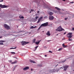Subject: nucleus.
Returning <instances> with one entry per match:
<instances>
[{"mask_svg":"<svg viewBox=\"0 0 74 74\" xmlns=\"http://www.w3.org/2000/svg\"><path fill=\"white\" fill-rule=\"evenodd\" d=\"M30 29H34V27L33 26H32L30 28Z\"/></svg>","mask_w":74,"mask_h":74,"instance_id":"obj_27","label":"nucleus"},{"mask_svg":"<svg viewBox=\"0 0 74 74\" xmlns=\"http://www.w3.org/2000/svg\"><path fill=\"white\" fill-rule=\"evenodd\" d=\"M67 19H68V18H65L64 19L66 21Z\"/></svg>","mask_w":74,"mask_h":74,"instance_id":"obj_28","label":"nucleus"},{"mask_svg":"<svg viewBox=\"0 0 74 74\" xmlns=\"http://www.w3.org/2000/svg\"><path fill=\"white\" fill-rule=\"evenodd\" d=\"M45 57H46V56H47V55H45Z\"/></svg>","mask_w":74,"mask_h":74,"instance_id":"obj_49","label":"nucleus"},{"mask_svg":"<svg viewBox=\"0 0 74 74\" xmlns=\"http://www.w3.org/2000/svg\"><path fill=\"white\" fill-rule=\"evenodd\" d=\"M24 18V17H23V16H21V19L22 18V19H23Z\"/></svg>","mask_w":74,"mask_h":74,"instance_id":"obj_30","label":"nucleus"},{"mask_svg":"<svg viewBox=\"0 0 74 74\" xmlns=\"http://www.w3.org/2000/svg\"><path fill=\"white\" fill-rule=\"evenodd\" d=\"M32 13V12L31 11L29 12V13Z\"/></svg>","mask_w":74,"mask_h":74,"instance_id":"obj_52","label":"nucleus"},{"mask_svg":"<svg viewBox=\"0 0 74 74\" xmlns=\"http://www.w3.org/2000/svg\"><path fill=\"white\" fill-rule=\"evenodd\" d=\"M36 27H37V26H35V27H34V29L35 28H36Z\"/></svg>","mask_w":74,"mask_h":74,"instance_id":"obj_42","label":"nucleus"},{"mask_svg":"<svg viewBox=\"0 0 74 74\" xmlns=\"http://www.w3.org/2000/svg\"><path fill=\"white\" fill-rule=\"evenodd\" d=\"M4 26L5 29H7V30H8L10 29V26H8V25L7 24H4Z\"/></svg>","mask_w":74,"mask_h":74,"instance_id":"obj_3","label":"nucleus"},{"mask_svg":"<svg viewBox=\"0 0 74 74\" xmlns=\"http://www.w3.org/2000/svg\"><path fill=\"white\" fill-rule=\"evenodd\" d=\"M57 66H58V64L56 65V67H57Z\"/></svg>","mask_w":74,"mask_h":74,"instance_id":"obj_54","label":"nucleus"},{"mask_svg":"<svg viewBox=\"0 0 74 74\" xmlns=\"http://www.w3.org/2000/svg\"><path fill=\"white\" fill-rule=\"evenodd\" d=\"M40 41H41L40 40L38 42H35V44H36V45H38V44H40Z\"/></svg>","mask_w":74,"mask_h":74,"instance_id":"obj_13","label":"nucleus"},{"mask_svg":"<svg viewBox=\"0 0 74 74\" xmlns=\"http://www.w3.org/2000/svg\"><path fill=\"white\" fill-rule=\"evenodd\" d=\"M9 61L10 62H12V60H9Z\"/></svg>","mask_w":74,"mask_h":74,"instance_id":"obj_34","label":"nucleus"},{"mask_svg":"<svg viewBox=\"0 0 74 74\" xmlns=\"http://www.w3.org/2000/svg\"><path fill=\"white\" fill-rule=\"evenodd\" d=\"M69 66H64L63 67L64 69L63 70L64 71H66V70H67L68 68L69 67Z\"/></svg>","mask_w":74,"mask_h":74,"instance_id":"obj_7","label":"nucleus"},{"mask_svg":"<svg viewBox=\"0 0 74 74\" xmlns=\"http://www.w3.org/2000/svg\"><path fill=\"white\" fill-rule=\"evenodd\" d=\"M14 58H16V59H18V58H17L16 57H14Z\"/></svg>","mask_w":74,"mask_h":74,"instance_id":"obj_55","label":"nucleus"},{"mask_svg":"<svg viewBox=\"0 0 74 74\" xmlns=\"http://www.w3.org/2000/svg\"><path fill=\"white\" fill-rule=\"evenodd\" d=\"M0 2H2V1H1L0 0Z\"/></svg>","mask_w":74,"mask_h":74,"instance_id":"obj_58","label":"nucleus"},{"mask_svg":"<svg viewBox=\"0 0 74 74\" xmlns=\"http://www.w3.org/2000/svg\"><path fill=\"white\" fill-rule=\"evenodd\" d=\"M40 19H42V17H40Z\"/></svg>","mask_w":74,"mask_h":74,"instance_id":"obj_47","label":"nucleus"},{"mask_svg":"<svg viewBox=\"0 0 74 74\" xmlns=\"http://www.w3.org/2000/svg\"><path fill=\"white\" fill-rule=\"evenodd\" d=\"M29 42H26L25 41H23L21 42V44L22 45H26V44H29Z\"/></svg>","mask_w":74,"mask_h":74,"instance_id":"obj_4","label":"nucleus"},{"mask_svg":"<svg viewBox=\"0 0 74 74\" xmlns=\"http://www.w3.org/2000/svg\"><path fill=\"white\" fill-rule=\"evenodd\" d=\"M49 15H53V13L52 12H49Z\"/></svg>","mask_w":74,"mask_h":74,"instance_id":"obj_14","label":"nucleus"},{"mask_svg":"<svg viewBox=\"0 0 74 74\" xmlns=\"http://www.w3.org/2000/svg\"><path fill=\"white\" fill-rule=\"evenodd\" d=\"M38 18V16H36V17H35V18H36V19H37V18Z\"/></svg>","mask_w":74,"mask_h":74,"instance_id":"obj_32","label":"nucleus"},{"mask_svg":"<svg viewBox=\"0 0 74 74\" xmlns=\"http://www.w3.org/2000/svg\"><path fill=\"white\" fill-rule=\"evenodd\" d=\"M37 13L38 14V13H40V11H38L37 12Z\"/></svg>","mask_w":74,"mask_h":74,"instance_id":"obj_36","label":"nucleus"},{"mask_svg":"<svg viewBox=\"0 0 74 74\" xmlns=\"http://www.w3.org/2000/svg\"><path fill=\"white\" fill-rule=\"evenodd\" d=\"M16 47L15 48H13V49H16Z\"/></svg>","mask_w":74,"mask_h":74,"instance_id":"obj_38","label":"nucleus"},{"mask_svg":"<svg viewBox=\"0 0 74 74\" xmlns=\"http://www.w3.org/2000/svg\"><path fill=\"white\" fill-rule=\"evenodd\" d=\"M19 17L20 18V19H21V17H22V16H20Z\"/></svg>","mask_w":74,"mask_h":74,"instance_id":"obj_41","label":"nucleus"},{"mask_svg":"<svg viewBox=\"0 0 74 74\" xmlns=\"http://www.w3.org/2000/svg\"><path fill=\"white\" fill-rule=\"evenodd\" d=\"M46 34L47 36H50V35H51V34H50L49 31H48L47 32V33Z\"/></svg>","mask_w":74,"mask_h":74,"instance_id":"obj_12","label":"nucleus"},{"mask_svg":"<svg viewBox=\"0 0 74 74\" xmlns=\"http://www.w3.org/2000/svg\"><path fill=\"white\" fill-rule=\"evenodd\" d=\"M55 8H56V9H57V10H58V11H60V9L59 8L57 7H56Z\"/></svg>","mask_w":74,"mask_h":74,"instance_id":"obj_16","label":"nucleus"},{"mask_svg":"<svg viewBox=\"0 0 74 74\" xmlns=\"http://www.w3.org/2000/svg\"><path fill=\"white\" fill-rule=\"evenodd\" d=\"M41 21V18H39L38 19V22H37V23H40V22Z\"/></svg>","mask_w":74,"mask_h":74,"instance_id":"obj_15","label":"nucleus"},{"mask_svg":"<svg viewBox=\"0 0 74 74\" xmlns=\"http://www.w3.org/2000/svg\"><path fill=\"white\" fill-rule=\"evenodd\" d=\"M51 40H48V41L49 42V41H51Z\"/></svg>","mask_w":74,"mask_h":74,"instance_id":"obj_53","label":"nucleus"},{"mask_svg":"<svg viewBox=\"0 0 74 74\" xmlns=\"http://www.w3.org/2000/svg\"><path fill=\"white\" fill-rule=\"evenodd\" d=\"M41 27H42V26H41V25L40 27H39L38 28V30H39V29H40Z\"/></svg>","mask_w":74,"mask_h":74,"instance_id":"obj_26","label":"nucleus"},{"mask_svg":"<svg viewBox=\"0 0 74 74\" xmlns=\"http://www.w3.org/2000/svg\"><path fill=\"white\" fill-rule=\"evenodd\" d=\"M29 69V66H27L23 69V70H27Z\"/></svg>","mask_w":74,"mask_h":74,"instance_id":"obj_10","label":"nucleus"},{"mask_svg":"<svg viewBox=\"0 0 74 74\" xmlns=\"http://www.w3.org/2000/svg\"><path fill=\"white\" fill-rule=\"evenodd\" d=\"M13 49V48H10V49Z\"/></svg>","mask_w":74,"mask_h":74,"instance_id":"obj_45","label":"nucleus"},{"mask_svg":"<svg viewBox=\"0 0 74 74\" xmlns=\"http://www.w3.org/2000/svg\"><path fill=\"white\" fill-rule=\"evenodd\" d=\"M42 32H44V31H43Z\"/></svg>","mask_w":74,"mask_h":74,"instance_id":"obj_63","label":"nucleus"},{"mask_svg":"<svg viewBox=\"0 0 74 74\" xmlns=\"http://www.w3.org/2000/svg\"><path fill=\"white\" fill-rule=\"evenodd\" d=\"M62 47L63 48H66L67 47V45H64V44L63 43L62 45Z\"/></svg>","mask_w":74,"mask_h":74,"instance_id":"obj_11","label":"nucleus"},{"mask_svg":"<svg viewBox=\"0 0 74 74\" xmlns=\"http://www.w3.org/2000/svg\"><path fill=\"white\" fill-rule=\"evenodd\" d=\"M72 34H73V33L71 32L68 33L67 35V37L69 38H72L73 37Z\"/></svg>","mask_w":74,"mask_h":74,"instance_id":"obj_2","label":"nucleus"},{"mask_svg":"<svg viewBox=\"0 0 74 74\" xmlns=\"http://www.w3.org/2000/svg\"><path fill=\"white\" fill-rule=\"evenodd\" d=\"M71 3V4H73V3H74V2H72L71 3Z\"/></svg>","mask_w":74,"mask_h":74,"instance_id":"obj_39","label":"nucleus"},{"mask_svg":"<svg viewBox=\"0 0 74 74\" xmlns=\"http://www.w3.org/2000/svg\"><path fill=\"white\" fill-rule=\"evenodd\" d=\"M36 39H33V43H34V42H35V41H36Z\"/></svg>","mask_w":74,"mask_h":74,"instance_id":"obj_22","label":"nucleus"},{"mask_svg":"<svg viewBox=\"0 0 74 74\" xmlns=\"http://www.w3.org/2000/svg\"><path fill=\"white\" fill-rule=\"evenodd\" d=\"M70 38H69V39H68L69 41H72V39H70Z\"/></svg>","mask_w":74,"mask_h":74,"instance_id":"obj_24","label":"nucleus"},{"mask_svg":"<svg viewBox=\"0 0 74 74\" xmlns=\"http://www.w3.org/2000/svg\"><path fill=\"white\" fill-rule=\"evenodd\" d=\"M53 19H54L53 16L51 15H50L49 16V19L50 20H53Z\"/></svg>","mask_w":74,"mask_h":74,"instance_id":"obj_8","label":"nucleus"},{"mask_svg":"<svg viewBox=\"0 0 74 74\" xmlns=\"http://www.w3.org/2000/svg\"><path fill=\"white\" fill-rule=\"evenodd\" d=\"M59 69H63V67H61Z\"/></svg>","mask_w":74,"mask_h":74,"instance_id":"obj_33","label":"nucleus"},{"mask_svg":"<svg viewBox=\"0 0 74 74\" xmlns=\"http://www.w3.org/2000/svg\"><path fill=\"white\" fill-rule=\"evenodd\" d=\"M0 7L2 8H7V7L6 6V5H3L2 4H0Z\"/></svg>","mask_w":74,"mask_h":74,"instance_id":"obj_6","label":"nucleus"},{"mask_svg":"<svg viewBox=\"0 0 74 74\" xmlns=\"http://www.w3.org/2000/svg\"><path fill=\"white\" fill-rule=\"evenodd\" d=\"M5 66L4 65V68H5Z\"/></svg>","mask_w":74,"mask_h":74,"instance_id":"obj_51","label":"nucleus"},{"mask_svg":"<svg viewBox=\"0 0 74 74\" xmlns=\"http://www.w3.org/2000/svg\"><path fill=\"white\" fill-rule=\"evenodd\" d=\"M62 30H64V29L62 28L60 26L57 29H56V31H59L60 32H62Z\"/></svg>","mask_w":74,"mask_h":74,"instance_id":"obj_1","label":"nucleus"},{"mask_svg":"<svg viewBox=\"0 0 74 74\" xmlns=\"http://www.w3.org/2000/svg\"><path fill=\"white\" fill-rule=\"evenodd\" d=\"M31 11H34V10L32 9L31 10Z\"/></svg>","mask_w":74,"mask_h":74,"instance_id":"obj_44","label":"nucleus"},{"mask_svg":"<svg viewBox=\"0 0 74 74\" xmlns=\"http://www.w3.org/2000/svg\"><path fill=\"white\" fill-rule=\"evenodd\" d=\"M0 42H5V41L1 40H0Z\"/></svg>","mask_w":74,"mask_h":74,"instance_id":"obj_20","label":"nucleus"},{"mask_svg":"<svg viewBox=\"0 0 74 74\" xmlns=\"http://www.w3.org/2000/svg\"><path fill=\"white\" fill-rule=\"evenodd\" d=\"M31 71H33V69H31Z\"/></svg>","mask_w":74,"mask_h":74,"instance_id":"obj_56","label":"nucleus"},{"mask_svg":"<svg viewBox=\"0 0 74 74\" xmlns=\"http://www.w3.org/2000/svg\"><path fill=\"white\" fill-rule=\"evenodd\" d=\"M56 71H57L56 70L54 69L52 70H50L49 72H50V73H54L55 72H56Z\"/></svg>","mask_w":74,"mask_h":74,"instance_id":"obj_9","label":"nucleus"},{"mask_svg":"<svg viewBox=\"0 0 74 74\" xmlns=\"http://www.w3.org/2000/svg\"><path fill=\"white\" fill-rule=\"evenodd\" d=\"M49 52H50V53H52V51H49Z\"/></svg>","mask_w":74,"mask_h":74,"instance_id":"obj_37","label":"nucleus"},{"mask_svg":"<svg viewBox=\"0 0 74 74\" xmlns=\"http://www.w3.org/2000/svg\"><path fill=\"white\" fill-rule=\"evenodd\" d=\"M72 30L73 31H74V28H72Z\"/></svg>","mask_w":74,"mask_h":74,"instance_id":"obj_31","label":"nucleus"},{"mask_svg":"<svg viewBox=\"0 0 74 74\" xmlns=\"http://www.w3.org/2000/svg\"><path fill=\"white\" fill-rule=\"evenodd\" d=\"M57 70H58V71H59V70H60V69H57Z\"/></svg>","mask_w":74,"mask_h":74,"instance_id":"obj_46","label":"nucleus"},{"mask_svg":"<svg viewBox=\"0 0 74 74\" xmlns=\"http://www.w3.org/2000/svg\"><path fill=\"white\" fill-rule=\"evenodd\" d=\"M66 34V32H64V34Z\"/></svg>","mask_w":74,"mask_h":74,"instance_id":"obj_43","label":"nucleus"},{"mask_svg":"<svg viewBox=\"0 0 74 74\" xmlns=\"http://www.w3.org/2000/svg\"><path fill=\"white\" fill-rule=\"evenodd\" d=\"M62 49H63V48L62 47L61 48H60L59 49H58V51H62Z\"/></svg>","mask_w":74,"mask_h":74,"instance_id":"obj_21","label":"nucleus"},{"mask_svg":"<svg viewBox=\"0 0 74 74\" xmlns=\"http://www.w3.org/2000/svg\"><path fill=\"white\" fill-rule=\"evenodd\" d=\"M56 12H55V13H56Z\"/></svg>","mask_w":74,"mask_h":74,"instance_id":"obj_60","label":"nucleus"},{"mask_svg":"<svg viewBox=\"0 0 74 74\" xmlns=\"http://www.w3.org/2000/svg\"><path fill=\"white\" fill-rule=\"evenodd\" d=\"M11 53H12V54H15V53L14 52H11Z\"/></svg>","mask_w":74,"mask_h":74,"instance_id":"obj_25","label":"nucleus"},{"mask_svg":"<svg viewBox=\"0 0 74 74\" xmlns=\"http://www.w3.org/2000/svg\"><path fill=\"white\" fill-rule=\"evenodd\" d=\"M17 62V61H15L12 62V64H14V63H16V62Z\"/></svg>","mask_w":74,"mask_h":74,"instance_id":"obj_19","label":"nucleus"},{"mask_svg":"<svg viewBox=\"0 0 74 74\" xmlns=\"http://www.w3.org/2000/svg\"><path fill=\"white\" fill-rule=\"evenodd\" d=\"M63 1H65L66 0H62Z\"/></svg>","mask_w":74,"mask_h":74,"instance_id":"obj_50","label":"nucleus"},{"mask_svg":"<svg viewBox=\"0 0 74 74\" xmlns=\"http://www.w3.org/2000/svg\"><path fill=\"white\" fill-rule=\"evenodd\" d=\"M38 46L35 47V48L36 49L37 48H38Z\"/></svg>","mask_w":74,"mask_h":74,"instance_id":"obj_29","label":"nucleus"},{"mask_svg":"<svg viewBox=\"0 0 74 74\" xmlns=\"http://www.w3.org/2000/svg\"><path fill=\"white\" fill-rule=\"evenodd\" d=\"M30 62L31 63H36V62L32 60H30Z\"/></svg>","mask_w":74,"mask_h":74,"instance_id":"obj_17","label":"nucleus"},{"mask_svg":"<svg viewBox=\"0 0 74 74\" xmlns=\"http://www.w3.org/2000/svg\"><path fill=\"white\" fill-rule=\"evenodd\" d=\"M58 34H57V36H58Z\"/></svg>","mask_w":74,"mask_h":74,"instance_id":"obj_61","label":"nucleus"},{"mask_svg":"<svg viewBox=\"0 0 74 74\" xmlns=\"http://www.w3.org/2000/svg\"><path fill=\"white\" fill-rule=\"evenodd\" d=\"M17 28H18V26H17Z\"/></svg>","mask_w":74,"mask_h":74,"instance_id":"obj_62","label":"nucleus"},{"mask_svg":"<svg viewBox=\"0 0 74 74\" xmlns=\"http://www.w3.org/2000/svg\"><path fill=\"white\" fill-rule=\"evenodd\" d=\"M48 22H47L42 24L41 26H48Z\"/></svg>","mask_w":74,"mask_h":74,"instance_id":"obj_5","label":"nucleus"},{"mask_svg":"<svg viewBox=\"0 0 74 74\" xmlns=\"http://www.w3.org/2000/svg\"><path fill=\"white\" fill-rule=\"evenodd\" d=\"M36 49H35V50H34V51H36Z\"/></svg>","mask_w":74,"mask_h":74,"instance_id":"obj_57","label":"nucleus"},{"mask_svg":"<svg viewBox=\"0 0 74 74\" xmlns=\"http://www.w3.org/2000/svg\"><path fill=\"white\" fill-rule=\"evenodd\" d=\"M66 61V60H65L62 61V62H58V63H64V62H65Z\"/></svg>","mask_w":74,"mask_h":74,"instance_id":"obj_18","label":"nucleus"},{"mask_svg":"<svg viewBox=\"0 0 74 74\" xmlns=\"http://www.w3.org/2000/svg\"><path fill=\"white\" fill-rule=\"evenodd\" d=\"M1 37H0V38H1Z\"/></svg>","mask_w":74,"mask_h":74,"instance_id":"obj_59","label":"nucleus"},{"mask_svg":"<svg viewBox=\"0 0 74 74\" xmlns=\"http://www.w3.org/2000/svg\"><path fill=\"white\" fill-rule=\"evenodd\" d=\"M15 68L16 67H15L14 69H13V71H14V70H15Z\"/></svg>","mask_w":74,"mask_h":74,"instance_id":"obj_35","label":"nucleus"},{"mask_svg":"<svg viewBox=\"0 0 74 74\" xmlns=\"http://www.w3.org/2000/svg\"><path fill=\"white\" fill-rule=\"evenodd\" d=\"M59 14H62V13L60 12H59Z\"/></svg>","mask_w":74,"mask_h":74,"instance_id":"obj_40","label":"nucleus"},{"mask_svg":"<svg viewBox=\"0 0 74 74\" xmlns=\"http://www.w3.org/2000/svg\"><path fill=\"white\" fill-rule=\"evenodd\" d=\"M1 0L2 1V2H3V0Z\"/></svg>","mask_w":74,"mask_h":74,"instance_id":"obj_48","label":"nucleus"},{"mask_svg":"<svg viewBox=\"0 0 74 74\" xmlns=\"http://www.w3.org/2000/svg\"><path fill=\"white\" fill-rule=\"evenodd\" d=\"M0 45H4V44H3V43H2L1 42H0Z\"/></svg>","mask_w":74,"mask_h":74,"instance_id":"obj_23","label":"nucleus"}]
</instances>
